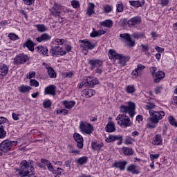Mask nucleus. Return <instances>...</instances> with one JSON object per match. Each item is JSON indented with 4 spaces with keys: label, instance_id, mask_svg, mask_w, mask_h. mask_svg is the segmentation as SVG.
I'll return each instance as SVG.
<instances>
[{
    "label": "nucleus",
    "instance_id": "7c9ffc66",
    "mask_svg": "<svg viewBox=\"0 0 177 177\" xmlns=\"http://www.w3.org/2000/svg\"><path fill=\"white\" fill-rule=\"evenodd\" d=\"M94 8H95L94 3H88V8H86V15H88L89 17H91V15L95 13Z\"/></svg>",
    "mask_w": 177,
    "mask_h": 177
},
{
    "label": "nucleus",
    "instance_id": "864d4df0",
    "mask_svg": "<svg viewBox=\"0 0 177 177\" xmlns=\"http://www.w3.org/2000/svg\"><path fill=\"white\" fill-rule=\"evenodd\" d=\"M133 139L132 138H130V137H127L125 138L124 139V144L126 145H132L133 142Z\"/></svg>",
    "mask_w": 177,
    "mask_h": 177
},
{
    "label": "nucleus",
    "instance_id": "6e6d98bb",
    "mask_svg": "<svg viewBox=\"0 0 177 177\" xmlns=\"http://www.w3.org/2000/svg\"><path fill=\"white\" fill-rule=\"evenodd\" d=\"M163 88L161 86H158L154 88L155 94H160L162 92Z\"/></svg>",
    "mask_w": 177,
    "mask_h": 177
},
{
    "label": "nucleus",
    "instance_id": "c03bdc74",
    "mask_svg": "<svg viewBox=\"0 0 177 177\" xmlns=\"http://www.w3.org/2000/svg\"><path fill=\"white\" fill-rule=\"evenodd\" d=\"M125 91L127 93V94H133L134 92H136V88L131 85L126 86Z\"/></svg>",
    "mask_w": 177,
    "mask_h": 177
},
{
    "label": "nucleus",
    "instance_id": "603ef678",
    "mask_svg": "<svg viewBox=\"0 0 177 177\" xmlns=\"http://www.w3.org/2000/svg\"><path fill=\"white\" fill-rule=\"evenodd\" d=\"M71 4L74 9H77L80 8V2L78 1L73 0L71 1Z\"/></svg>",
    "mask_w": 177,
    "mask_h": 177
},
{
    "label": "nucleus",
    "instance_id": "72a5a7b5",
    "mask_svg": "<svg viewBox=\"0 0 177 177\" xmlns=\"http://www.w3.org/2000/svg\"><path fill=\"white\" fill-rule=\"evenodd\" d=\"M62 104H64L65 109H72L75 106V101H63L62 102Z\"/></svg>",
    "mask_w": 177,
    "mask_h": 177
},
{
    "label": "nucleus",
    "instance_id": "412c9836",
    "mask_svg": "<svg viewBox=\"0 0 177 177\" xmlns=\"http://www.w3.org/2000/svg\"><path fill=\"white\" fill-rule=\"evenodd\" d=\"M37 52L44 56V57H48V49L46 46H39L37 47Z\"/></svg>",
    "mask_w": 177,
    "mask_h": 177
},
{
    "label": "nucleus",
    "instance_id": "4468645a",
    "mask_svg": "<svg viewBox=\"0 0 177 177\" xmlns=\"http://www.w3.org/2000/svg\"><path fill=\"white\" fill-rule=\"evenodd\" d=\"M89 65L91 66V69L93 70L96 68H102L103 64V61L102 59H89Z\"/></svg>",
    "mask_w": 177,
    "mask_h": 177
},
{
    "label": "nucleus",
    "instance_id": "a211bd4d",
    "mask_svg": "<svg viewBox=\"0 0 177 177\" xmlns=\"http://www.w3.org/2000/svg\"><path fill=\"white\" fill-rule=\"evenodd\" d=\"M126 170L133 174H139V168L136 165H129L126 167Z\"/></svg>",
    "mask_w": 177,
    "mask_h": 177
},
{
    "label": "nucleus",
    "instance_id": "6ab92c4d",
    "mask_svg": "<svg viewBox=\"0 0 177 177\" xmlns=\"http://www.w3.org/2000/svg\"><path fill=\"white\" fill-rule=\"evenodd\" d=\"M63 9V7L60 6L59 4L55 3V6L53 7L52 13L53 16L55 17H59L60 12Z\"/></svg>",
    "mask_w": 177,
    "mask_h": 177
},
{
    "label": "nucleus",
    "instance_id": "bf43d9fd",
    "mask_svg": "<svg viewBox=\"0 0 177 177\" xmlns=\"http://www.w3.org/2000/svg\"><path fill=\"white\" fill-rule=\"evenodd\" d=\"M159 5H161L162 7H165L167 5H169V0H159Z\"/></svg>",
    "mask_w": 177,
    "mask_h": 177
},
{
    "label": "nucleus",
    "instance_id": "4d7b16f0",
    "mask_svg": "<svg viewBox=\"0 0 177 177\" xmlns=\"http://www.w3.org/2000/svg\"><path fill=\"white\" fill-rule=\"evenodd\" d=\"M131 36L136 39H139L140 38H142L144 35L139 32H135Z\"/></svg>",
    "mask_w": 177,
    "mask_h": 177
},
{
    "label": "nucleus",
    "instance_id": "aec40b11",
    "mask_svg": "<svg viewBox=\"0 0 177 177\" xmlns=\"http://www.w3.org/2000/svg\"><path fill=\"white\" fill-rule=\"evenodd\" d=\"M127 162L125 160L123 161H115L113 162V167H116L121 171H124L125 169V166H127Z\"/></svg>",
    "mask_w": 177,
    "mask_h": 177
},
{
    "label": "nucleus",
    "instance_id": "09e8293b",
    "mask_svg": "<svg viewBox=\"0 0 177 177\" xmlns=\"http://www.w3.org/2000/svg\"><path fill=\"white\" fill-rule=\"evenodd\" d=\"M52 106V102L50 100H44L43 102L44 109H49Z\"/></svg>",
    "mask_w": 177,
    "mask_h": 177
},
{
    "label": "nucleus",
    "instance_id": "338daca9",
    "mask_svg": "<svg viewBox=\"0 0 177 177\" xmlns=\"http://www.w3.org/2000/svg\"><path fill=\"white\" fill-rule=\"evenodd\" d=\"M84 86L88 87V86L84 82V80H82V83H79V84H77V88L79 89L82 88Z\"/></svg>",
    "mask_w": 177,
    "mask_h": 177
},
{
    "label": "nucleus",
    "instance_id": "ea45409f",
    "mask_svg": "<svg viewBox=\"0 0 177 177\" xmlns=\"http://www.w3.org/2000/svg\"><path fill=\"white\" fill-rule=\"evenodd\" d=\"M87 161H88V158L86 156H82L77 158V160H76V163L79 164L80 165H83L87 163Z\"/></svg>",
    "mask_w": 177,
    "mask_h": 177
},
{
    "label": "nucleus",
    "instance_id": "49530a36",
    "mask_svg": "<svg viewBox=\"0 0 177 177\" xmlns=\"http://www.w3.org/2000/svg\"><path fill=\"white\" fill-rule=\"evenodd\" d=\"M144 106H145L144 108H145L146 110L149 111H153V110H152V109H155V104H154V103H149V102H147V103H146L145 105H144Z\"/></svg>",
    "mask_w": 177,
    "mask_h": 177
},
{
    "label": "nucleus",
    "instance_id": "052dcab7",
    "mask_svg": "<svg viewBox=\"0 0 177 177\" xmlns=\"http://www.w3.org/2000/svg\"><path fill=\"white\" fill-rule=\"evenodd\" d=\"M140 48L143 52H145L146 53H147L149 52V46L148 45L141 44Z\"/></svg>",
    "mask_w": 177,
    "mask_h": 177
},
{
    "label": "nucleus",
    "instance_id": "4c0bfd02",
    "mask_svg": "<svg viewBox=\"0 0 177 177\" xmlns=\"http://www.w3.org/2000/svg\"><path fill=\"white\" fill-rule=\"evenodd\" d=\"M51 171L53 174H55V177H59L62 173L64 171V170L62 168L57 167V169H54V167H53V171Z\"/></svg>",
    "mask_w": 177,
    "mask_h": 177
},
{
    "label": "nucleus",
    "instance_id": "5fc2aeb1",
    "mask_svg": "<svg viewBox=\"0 0 177 177\" xmlns=\"http://www.w3.org/2000/svg\"><path fill=\"white\" fill-rule=\"evenodd\" d=\"M29 83L30 84V86L33 87H39V82L36 80H30Z\"/></svg>",
    "mask_w": 177,
    "mask_h": 177
},
{
    "label": "nucleus",
    "instance_id": "3c124183",
    "mask_svg": "<svg viewBox=\"0 0 177 177\" xmlns=\"http://www.w3.org/2000/svg\"><path fill=\"white\" fill-rule=\"evenodd\" d=\"M168 121L171 126L177 127V122L173 116L168 117Z\"/></svg>",
    "mask_w": 177,
    "mask_h": 177
},
{
    "label": "nucleus",
    "instance_id": "cd10ccee",
    "mask_svg": "<svg viewBox=\"0 0 177 177\" xmlns=\"http://www.w3.org/2000/svg\"><path fill=\"white\" fill-rule=\"evenodd\" d=\"M103 146H104V144L102 142L94 141V142H92L91 143L92 149L95 151H100L103 147Z\"/></svg>",
    "mask_w": 177,
    "mask_h": 177
},
{
    "label": "nucleus",
    "instance_id": "393cba45",
    "mask_svg": "<svg viewBox=\"0 0 177 177\" xmlns=\"http://www.w3.org/2000/svg\"><path fill=\"white\" fill-rule=\"evenodd\" d=\"M44 66H46V68L47 69V73H48L50 78H55L57 77V73H55L53 68L48 66V64L44 63Z\"/></svg>",
    "mask_w": 177,
    "mask_h": 177
},
{
    "label": "nucleus",
    "instance_id": "f8f14e48",
    "mask_svg": "<svg viewBox=\"0 0 177 177\" xmlns=\"http://www.w3.org/2000/svg\"><path fill=\"white\" fill-rule=\"evenodd\" d=\"M120 37H121L123 40L127 43V46L130 48H132L134 46L135 43L131 38V36L129 34L124 33V34H120Z\"/></svg>",
    "mask_w": 177,
    "mask_h": 177
},
{
    "label": "nucleus",
    "instance_id": "13d9d810",
    "mask_svg": "<svg viewBox=\"0 0 177 177\" xmlns=\"http://www.w3.org/2000/svg\"><path fill=\"white\" fill-rule=\"evenodd\" d=\"M8 37L11 41H17L19 39V37L15 34L10 33Z\"/></svg>",
    "mask_w": 177,
    "mask_h": 177
},
{
    "label": "nucleus",
    "instance_id": "f3484780",
    "mask_svg": "<svg viewBox=\"0 0 177 177\" xmlns=\"http://www.w3.org/2000/svg\"><path fill=\"white\" fill-rule=\"evenodd\" d=\"M51 38H52V36L50 35L44 33L41 35V36L36 38V41L38 43L46 42V41H50Z\"/></svg>",
    "mask_w": 177,
    "mask_h": 177
},
{
    "label": "nucleus",
    "instance_id": "4be33fe9",
    "mask_svg": "<svg viewBox=\"0 0 177 177\" xmlns=\"http://www.w3.org/2000/svg\"><path fill=\"white\" fill-rule=\"evenodd\" d=\"M153 145L155 146H161L162 145V137H161L160 134H156L153 139L152 142Z\"/></svg>",
    "mask_w": 177,
    "mask_h": 177
},
{
    "label": "nucleus",
    "instance_id": "423d86ee",
    "mask_svg": "<svg viewBox=\"0 0 177 177\" xmlns=\"http://www.w3.org/2000/svg\"><path fill=\"white\" fill-rule=\"evenodd\" d=\"M80 131H82L83 134L86 135H91L94 131L93 126L87 122H80Z\"/></svg>",
    "mask_w": 177,
    "mask_h": 177
},
{
    "label": "nucleus",
    "instance_id": "e433bc0d",
    "mask_svg": "<svg viewBox=\"0 0 177 177\" xmlns=\"http://www.w3.org/2000/svg\"><path fill=\"white\" fill-rule=\"evenodd\" d=\"M18 90L21 93H26L30 92V91L31 90V87L29 86L22 85L18 87Z\"/></svg>",
    "mask_w": 177,
    "mask_h": 177
},
{
    "label": "nucleus",
    "instance_id": "7ed1b4c3",
    "mask_svg": "<svg viewBox=\"0 0 177 177\" xmlns=\"http://www.w3.org/2000/svg\"><path fill=\"white\" fill-rule=\"evenodd\" d=\"M126 104L127 105L120 106V111L121 113H128L131 118H133L136 115V104L133 102H127Z\"/></svg>",
    "mask_w": 177,
    "mask_h": 177
},
{
    "label": "nucleus",
    "instance_id": "79ce46f5",
    "mask_svg": "<svg viewBox=\"0 0 177 177\" xmlns=\"http://www.w3.org/2000/svg\"><path fill=\"white\" fill-rule=\"evenodd\" d=\"M122 153H123V154H124L126 156H131V155H133V151L132 148L123 147Z\"/></svg>",
    "mask_w": 177,
    "mask_h": 177
},
{
    "label": "nucleus",
    "instance_id": "2eb2a0df",
    "mask_svg": "<svg viewBox=\"0 0 177 177\" xmlns=\"http://www.w3.org/2000/svg\"><path fill=\"white\" fill-rule=\"evenodd\" d=\"M140 21H142V19H140V17H131L129 19L127 24L129 27L133 28V26H138L140 24Z\"/></svg>",
    "mask_w": 177,
    "mask_h": 177
},
{
    "label": "nucleus",
    "instance_id": "c9c22d12",
    "mask_svg": "<svg viewBox=\"0 0 177 177\" xmlns=\"http://www.w3.org/2000/svg\"><path fill=\"white\" fill-rule=\"evenodd\" d=\"M41 162L46 165V166L47 167V169H48L49 171H53V165L51 164L50 161H49L48 160L42 158L41 159Z\"/></svg>",
    "mask_w": 177,
    "mask_h": 177
},
{
    "label": "nucleus",
    "instance_id": "de8ad7c7",
    "mask_svg": "<svg viewBox=\"0 0 177 177\" xmlns=\"http://www.w3.org/2000/svg\"><path fill=\"white\" fill-rule=\"evenodd\" d=\"M123 10H124L123 3H122L120 1L117 2L116 12H123Z\"/></svg>",
    "mask_w": 177,
    "mask_h": 177
},
{
    "label": "nucleus",
    "instance_id": "b1692460",
    "mask_svg": "<svg viewBox=\"0 0 177 177\" xmlns=\"http://www.w3.org/2000/svg\"><path fill=\"white\" fill-rule=\"evenodd\" d=\"M113 22L111 19H105L103 21L100 22V26L106 28H111Z\"/></svg>",
    "mask_w": 177,
    "mask_h": 177
},
{
    "label": "nucleus",
    "instance_id": "20e7f679",
    "mask_svg": "<svg viewBox=\"0 0 177 177\" xmlns=\"http://www.w3.org/2000/svg\"><path fill=\"white\" fill-rule=\"evenodd\" d=\"M17 141H12L9 139H6L1 142L0 151L3 153H7L12 149V147L17 146Z\"/></svg>",
    "mask_w": 177,
    "mask_h": 177
},
{
    "label": "nucleus",
    "instance_id": "e2e57ef3",
    "mask_svg": "<svg viewBox=\"0 0 177 177\" xmlns=\"http://www.w3.org/2000/svg\"><path fill=\"white\" fill-rule=\"evenodd\" d=\"M149 157L150 160L154 162V160H157L160 157V154H150Z\"/></svg>",
    "mask_w": 177,
    "mask_h": 177
},
{
    "label": "nucleus",
    "instance_id": "f03ea898",
    "mask_svg": "<svg viewBox=\"0 0 177 177\" xmlns=\"http://www.w3.org/2000/svg\"><path fill=\"white\" fill-rule=\"evenodd\" d=\"M34 173V167L30 162L22 160L19 165V171L16 175L20 177L30 176Z\"/></svg>",
    "mask_w": 177,
    "mask_h": 177
},
{
    "label": "nucleus",
    "instance_id": "6e6552de",
    "mask_svg": "<svg viewBox=\"0 0 177 177\" xmlns=\"http://www.w3.org/2000/svg\"><path fill=\"white\" fill-rule=\"evenodd\" d=\"M28 60V55H25L24 54H19L15 57V58H14L13 63L15 65H20L26 63Z\"/></svg>",
    "mask_w": 177,
    "mask_h": 177
},
{
    "label": "nucleus",
    "instance_id": "f257e3e1",
    "mask_svg": "<svg viewBox=\"0 0 177 177\" xmlns=\"http://www.w3.org/2000/svg\"><path fill=\"white\" fill-rule=\"evenodd\" d=\"M149 113L150 117L147 120L148 122L147 127L149 129H154L155 125L165 117V112L163 111H149Z\"/></svg>",
    "mask_w": 177,
    "mask_h": 177
},
{
    "label": "nucleus",
    "instance_id": "0eeeda50",
    "mask_svg": "<svg viewBox=\"0 0 177 177\" xmlns=\"http://www.w3.org/2000/svg\"><path fill=\"white\" fill-rule=\"evenodd\" d=\"M81 43L83 44L80 46V48H82V50H93L97 46L96 43L92 41H88L87 39L81 41Z\"/></svg>",
    "mask_w": 177,
    "mask_h": 177
},
{
    "label": "nucleus",
    "instance_id": "58836bf2",
    "mask_svg": "<svg viewBox=\"0 0 177 177\" xmlns=\"http://www.w3.org/2000/svg\"><path fill=\"white\" fill-rule=\"evenodd\" d=\"M112 11L113 6L109 4L103 6V13L109 14L110 12H112Z\"/></svg>",
    "mask_w": 177,
    "mask_h": 177
},
{
    "label": "nucleus",
    "instance_id": "f704fd0d",
    "mask_svg": "<svg viewBox=\"0 0 177 177\" xmlns=\"http://www.w3.org/2000/svg\"><path fill=\"white\" fill-rule=\"evenodd\" d=\"M83 94H84L86 98H88L94 96L96 92L93 89H85L83 91Z\"/></svg>",
    "mask_w": 177,
    "mask_h": 177
},
{
    "label": "nucleus",
    "instance_id": "2f4dec72",
    "mask_svg": "<svg viewBox=\"0 0 177 177\" xmlns=\"http://www.w3.org/2000/svg\"><path fill=\"white\" fill-rule=\"evenodd\" d=\"M129 3L134 8H140L142 7L143 5H145V0H142V1H129Z\"/></svg>",
    "mask_w": 177,
    "mask_h": 177
},
{
    "label": "nucleus",
    "instance_id": "680f3d73",
    "mask_svg": "<svg viewBox=\"0 0 177 177\" xmlns=\"http://www.w3.org/2000/svg\"><path fill=\"white\" fill-rule=\"evenodd\" d=\"M35 75H36L35 71L29 72V73L27 74V79L34 78V77H35Z\"/></svg>",
    "mask_w": 177,
    "mask_h": 177
},
{
    "label": "nucleus",
    "instance_id": "9d476101",
    "mask_svg": "<svg viewBox=\"0 0 177 177\" xmlns=\"http://www.w3.org/2000/svg\"><path fill=\"white\" fill-rule=\"evenodd\" d=\"M50 53H51L53 57L55 55L66 56V51L64 50L63 48L59 46H55L51 50H50Z\"/></svg>",
    "mask_w": 177,
    "mask_h": 177
},
{
    "label": "nucleus",
    "instance_id": "69168bd1",
    "mask_svg": "<svg viewBox=\"0 0 177 177\" xmlns=\"http://www.w3.org/2000/svg\"><path fill=\"white\" fill-rule=\"evenodd\" d=\"M158 68L157 67H155V66H151L149 68V71H150V73H151V75H154L156 74V71H157Z\"/></svg>",
    "mask_w": 177,
    "mask_h": 177
},
{
    "label": "nucleus",
    "instance_id": "39448f33",
    "mask_svg": "<svg viewBox=\"0 0 177 177\" xmlns=\"http://www.w3.org/2000/svg\"><path fill=\"white\" fill-rule=\"evenodd\" d=\"M117 123H118L120 127L127 128L131 126V120L129 117L125 115L124 114H119L116 117Z\"/></svg>",
    "mask_w": 177,
    "mask_h": 177
},
{
    "label": "nucleus",
    "instance_id": "1a4fd4ad",
    "mask_svg": "<svg viewBox=\"0 0 177 177\" xmlns=\"http://www.w3.org/2000/svg\"><path fill=\"white\" fill-rule=\"evenodd\" d=\"M88 87H92L94 85L99 84V80L94 77H84L82 80Z\"/></svg>",
    "mask_w": 177,
    "mask_h": 177
},
{
    "label": "nucleus",
    "instance_id": "0e129e2a",
    "mask_svg": "<svg viewBox=\"0 0 177 177\" xmlns=\"http://www.w3.org/2000/svg\"><path fill=\"white\" fill-rule=\"evenodd\" d=\"M155 50L158 51V53L159 54L162 53L165 50L164 48H160V46H155Z\"/></svg>",
    "mask_w": 177,
    "mask_h": 177
},
{
    "label": "nucleus",
    "instance_id": "774afa93",
    "mask_svg": "<svg viewBox=\"0 0 177 177\" xmlns=\"http://www.w3.org/2000/svg\"><path fill=\"white\" fill-rule=\"evenodd\" d=\"M11 115H12V117L14 120H20V114L12 113Z\"/></svg>",
    "mask_w": 177,
    "mask_h": 177
},
{
    "label": "nucleus",
    "instance_id": "5701e85b",
    "mask_svg": "<svg viewBox=\"0 0 177 177\" xmlns=\"http://www.w3.org/2000/svg\"><path fill=\"white\" fill-rule=\"evenodd\" d=\"M122 55H119L117 52L115 51V50L111 49L108 50V57H109V59L115 61V59L120 57Z\"/></svg>",
    "mask_w": 177,
    "mask_h": 177
},
{
    "label": "nucleus",
    "instance_id": "bb28decb",
    "mask_svg": "<svg viewBox=\"0 0 177 177\" xmlns=\"http://www.w3.org/2000/svg\"><path fill=\"white\" fill-rule=\"evenodd\" d=\"M129 57H125L123 55L120 56V57L115 59V60H118V64L122 66H124L127 62L129 61Z\"/></svg>",
    "mask_w": 177,
    "mask_h": 177
},
{
    "label": "nucleus",
    "instance_id": "dca6fc26",
    "mask_svg": "<svg viewBox=\"0 0 177 177\" xmlns=\"http://www.w3.org/2000/svg\"><path fill=\"white\" fill-rule=\"evenodd\" d=\"M151 75L154 79V82L158 83L160 82L161 80L165 77V73H164L163 71H158Z\"/></svg>",
    "mask_w": 177,
    "mask_h": 177
},
{
    "label": "nucleus",
    "instance_id": "37998d69",
    "mask_svg": "<svg viewBox=\"0 0 177 177\" xmlns=\"http://www.w3.org/2000/svg\"><path fill=\"white\" fill-rule=\"evenodd\" d=\"M53 43L55 45L61 46V45H64V44H66V40L64 39H53Z\"/></svg>",
    "mask_w": 177,
    "mask_h": 177
},
{
    "label": "nucleus",
    "instance_id": "ddd939ff",
    "mask_svg": "<svg viewBox=\"0 0 177 177\" xmlns=\"http://www.w3.org/2000/svg\"><path fill=\"white\" fill-rule=\"evenodd\" d=\"M73 138L75 141L77 142V147L79 149H82L84 147V138L78 133H75L73 134Z\"/></svg>",
    "mask_w": 177,
    "mask_h": 177
},
{
    "label": "nucleus",
    "instance_id": "c85d7f7f",
    "mask_svg": "<svg viewBox=\"0 0 177 177\" xmlns=\"http://www.w3.org/2000/svg\"><path fill=\"white\" fill-rule=\"evenodd\" d=\"M44 94L54 96L55 95V86L53 85L47 86L46 89H44Z\"/></svg>",
    "mask_w": 177,
    "mask_h": 177
},
{
    "label": "nucleus",
    "instance_id": "a18cd8bd",
    "mask_svg": "<svg viewBox=\"0 0 177 177\" xmlns=\"http://www.w3.org/2000/svg\"><path fill=\"white\" fill-rule=\"evenodd\" d=\"M7 132L3 125L0 126V139H5Z\"/></svg>",
    "mask_w": 177,
    "mask_h": 177
},
{
    "label": "nucleus",
    "instance_id": "473e14b6",
    "mask_svg": "<svg viewBox=\"0 0 177 177\" xmlns=\"http://www.w3.org/2000/svg\"><path fill=\"white\" fill-rule=\"evenodd\" d=\"M9 68L6 64H0V75L5 77L8 73Z\"/></svg>",
    "mask_w": 177,
    "mask_h": 177
},
{
    "label": "nucleus",
    "instance_id": "9b49d317",
    "mask_svg": "<svg viewBox=\"0 0 177 177\" xmlns=\"http://www.w3.org/2000/svg\"><path fill=\"white\" fill-rule=\"evenodd\" d=\"M146 68V66L142 64H138L137 68L131 72V77L133 78H137L138 76L142 75L143 70Z\"/></svg>",
    "mask_w": 177,
    "mask_h": 177
},
{
    "label": "nucleus",
    "instance_id": "8fccbe9b",
    "mask_svg": "<svg viewBox=\"0 0 177 177\" xmlns=\"http://www.w3.org/2000/svg\"><path fill=\"white\" fill-rule=\"evenodd\" d=\"M36 28H37V31L40 32H44L48 30V28H46L45 25L38 24V25H36Z\"/></svg>",
    "mask_w": 177,
    "mask_h": 177
},
{
    "label": "nucleus",
    "instance_id": "c756f323",
    "mask_svg": "<svg viewBox=\"0 0 177 177\" xmlns=\"http://www.w3.org/2000/svg\"><path fill=\"white\" fill-rule=\"evenodd\" d=\"M122 137L119 136H114L112 134H110L107 138L106 139V143H111L113 142L117 141L118 140H121Z\"/></svg>",
    "mask_w": 177,
    "mask_h": 177
},
{
    "label": "nucleus",
    "instance_id": "a19ab883",
    "mask_svg": "<svg viewBox=\"0 0 177 177\" xmlns=\"http://www.w3.org/2000/svg\"><path fill=\"white\" fill-rule=\"evenodd\" d=\"M25 46L28 48L30 52L34 51V43L32 40H28L27 42L25 43Z\"/></svg>",
    "mask_w": 177,
    "mask_h": 177
},
{
    "label": "nucleus",
    "instance_id": "a878e982",
    "mask_svg": "<svg viewBox=\"0 0 177 177\" xmlns=\"http://www.w3.org/2000/svg\"><path fill=\"white\" fill-rule=\"evenodd\" d=\"M104 131L108 133H113L115 131V123L113 122H109L107 123L106 127L104 128Z\"/></svg>",
    "mask_w": 177,
    "mask_h": 177
}]
</instances>
